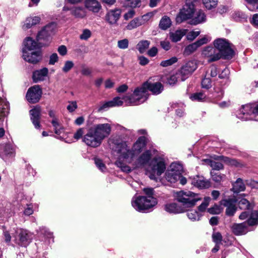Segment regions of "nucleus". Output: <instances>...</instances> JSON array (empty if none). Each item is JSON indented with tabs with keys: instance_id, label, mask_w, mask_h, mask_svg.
<instances>
[{
	"instance_id": "nucleus-1",
	"label": "nucleus",
	"mask_w": 258,
	"mask_h": 258,
	"mask_svg": "<svg viewBox=\"0 0 258 258\" xmlns=\"http://www.w3.org/2000/svg\"><path fill=\"white\" fill-rule=\"evenodd\" d=\"M113 143L116 145L114 149L115 151L119 154V157L116 161L115 164L123 172H130L131 171V167L126 164H131L136 154L140 153L146 144V138L144 136L139 138L134 144L132 150L127 147L125 142L113 139Z\"/></svg>"
},
{
	"instance_id": "nucleus-2",
	"label": "nucleus",
	"mask_w": 258,
	"mask_h": 258,
	"mask_svg": "<svg viewBox=\"0 0 258 258\" xmlns=\"http://www.w3.org/2000/svg\"><path fill=\"white\" fill-rule=\"evenodd\" d=\"M214 47L208 46L202 51V55L208 58L209 62L217 61L222 57L225 59L233 57L234 52L230 44L225 39L219 38L214 42Z\"/></svg>"
},
{
	"instance_id": "nucleus-3",
	"label": "nucleus",
	"mask_w": 258,
	"mask_h": 258,
	"mask_svg": "<svg viewBox=\"0 0 258 258\" xmlns=\"http://www.w3.org/2000/svg\"><path fill=\"white\" fill-rule=\"evenodd\" d=\"M148 90L151 91L153 94L158 95L163 90V86L160 82L152 83L148 81L144 83L142 86L136 88L133 94L125 95L123 99L127 104L130 105H139L147 100Z\"/></svg>"
},
{
	"instance_id": "nucleus-4",
	"label": "nucleus",
	"mask_w": 258,
	"mask_h": 258,
	"mask_svg": "<svg viewBox=\"0 0 258 258\" xmlns=\"http://www.w3.org/2000/svg\"><path fill=\"white\" fill-rule=\"evenodd\" d=\"M143 191L146 196L134 197L132 200V206L140 212H146L157 204V199L153 196V188H144Z\"/></svg>"
},
{
	"instance_id": "nucleus-5",
	"label": "nucleus",
	"mask_w": 258,
	"mask_h": 258,
	"mask_svg": "<svg viewBox=\"0 0 258 258\" xmlns=\"http://www.w3.org/2000/svg\"><path fill=\"white\" fill-rule=\"evenodd\" d=\"M22 48L23 59L30 63H36L41 59V53L36 50L40 47L39 43L30 37H26L23 42Z\"/></svg>"
},
{
	"instance_id": "nucleus-6",
	"label": "nucleus",
	"mask_w": 258,
	"mask_h": 258,
	"mask_svg": "<svg viewBox=\"0 0 258 258\" xmlns=\"http://www.w3.org/2000/svg\"><path fill=\"white\" fill-rule=\"evenodd\" d=\"M165 169L166 164L164 158L156 153L149 163L147 171L150 179L157 180Z\"/></svg>"
},
{
	"instance_id": "nucleus-7",
	"label": "nucleus",
	"mask_w": 258,
	"mask_h": 258,
	"mask_svg": "<svg viewBox=\"0 0 258 258\" xmlns=\"http://www.w3.org/2000/svg\"><path fill=\"white\" fill-rule=\"evenodd\" d=\"M177 201L181 204V207L187 210V208H192L196 203L202 200L198 194L190 191L180 190L176 192L175 196Z\"/></svg>"
},
{
	"instance_id": "nucleus-8",
	"label": "nucleus",
	"mask_w": 258,
	"mask_h": 258,
	"mask_svg": "<svg viewBox=\"0 0 258 258\" xmlns=\"http://www.w3.org/2000/svg\"><path fill=\"white\" fill-rule=\"evenodd\" d=\"M55 25L50 23L45 26L39 31L37 35V40L39 42L40 46L47 45L50 36L53 34Z\"/></svg>"
},
{
	"instance_id": "nucleus-9",
	"label": "nucleus",
	"mask_w": 258,
	"mask_h": 258,
	"mask_svg": "<svg viewBox=\"0 0 258 258\" xmlns=\"http://www.w3.org/2000/svg\"><path fill=\"white\" fill-rule=\"evenodd\" d=\"M183 168L181 164L178 163H172L165 173L166 179L171 183H174L178 181L182 174Z\"/></svg>"
},
{
	"instance_id": "nucleus-10",
	"label": "nucleus",
	"mask_w": 258,
	"mask_h": 258,
	"mask_svg": "<svg viewBox=\"0 0 258 258\" xmlns=\"http://www.w3.org/2000/svg\"><path fill=\"white\" fill-rule=\"evenodd\" d=\"M157 153L158 151L153 148L145 151L139 156L137 161L133 164V168L142 167L147 164L148 165L152 160L151 158H153Z\"/></svg>"
},
{
	"instance_id": "nucleus-11",
	"label": "nucleus",
	"mask_w": 258,
	"mask_h": 258,
	"mask_svg": "<svg viewBox=\"0 0 258 258\" xmlns=\"http://www.w3.org/2000/svg\"><path fill=\"white\" fill-rule=\"evenodd\" d=\"M198 67L196 60H190L183 65L177 72L180 81H184L188 78Z\"/></svg>"
},
{
	"instance_id": "nucleus-12",
	"label": "nucleus",
	"mask_w": 258,
	"mask_h": 258,
	"mask_svg": "<svg viewBox=\"0 0 258 258\" xmlns=\"http://www.w3.org/2000/svg\"><path fill=\"white\" fill-rule=\"evenodd\" d=\"M195 10L194 4L185 3L176 18L177 23H180L184 21L190 20Z\"/></svg>"
},
{
	"instance_id": "nucleus-13",
	"label": "nucleus",
	"mask_w": 258,
	"mask_h": 258,
	"mask_svg": "<svg viewBox=\"0 0 258 258\" xmlns=\"http://www.w3.org/2000/svg\"><path fill=\"white\" fill-rule=\"evenodd\" d=\"M90 128L102 142L109 136L111 131V127L109 123L97 124Z\"/></svg>"
},
{
	"instance_id": "nucleus-14",
	"label": "nucleus",
	"mask_w": 258,
	"mask_h": 258,
	"mask_svg": "<svg viewBox=\"0 0 258 258\" xmlns=\"http://www.w3.org/2000/svg\"><path fill=\"white\" fill-rule=\"evenodd\" d=\"M82 141L87 146L94 148L100 146L102 143L91 128L83 137Z\"/></svg>"
},
{
	"instance_id": "nucleus-15",
	"label": "nucleus",
	"mask_w": 258,
	"mask_h": 258,
	"mask_svg": "<svg viewBox=\"0 0 258 258\" xmlns=\"http://www.w3.org/2000/svg\"><path fill=\"white\" fill-rule=\"evenodd\" d=\"M251 114L258 115V103L252 106L246 104L242 106L237 114L238 117L243 120H249L251 118L249 116Z\"/></svg>"
},
{
	"instance_id": "nucleus-16",
	"label": "nucleus",
	"mask_w": 258,
	"mask_h": 258,
	"mask_svg": "<svg viewBox=\"0 0 258 258\" xmlns=\"http://www.w3.org/2000/svg\"><path fill=\"white\" fill-rule=\"evenodd\" d=\"M42 90L38 85H34L27 91L26 97L27 101L31 103L38 102L41 96Z\"/></svg>"
},
{
	"instance_id": "nucleus-17",
	"label": "nucleus",
	"mask_w": 258,
	"mask_h": 258,
	"mask_svg": "<svg viewBox=\"0 0 258 258\" xmlns=\"http://www.w3.org/2000/svg\"><path fill=\"white\" fill-rule=\"evenodd\" d=\"M14 156V149L10 143L0 145V157L5 162L9 161L10 158Z\"/></svg>"
},
{
	"instance_id": "nucleus-18",
	"label": "nucleus",
	"mask_w": 258,
	"mask_h": 258,
	"mask_svg": "<svg viewBox=\"0 0 258 258\" xmlns=\"http://www.w3.org/2000/svg\"><path fill=\"white\" fill-rule=\"evenodd\" d=\"M121 11L119 9L110 10L105 16V21L111 25H116L121 16Z\"/></svg>"
},
{
	"instance_id": "nucleus-19",
	"label": "nucleus",
	"mask_w": 258,
	"mask_h": 258,
	"mask_svg": "<svg viewBox=\"0 0 258 258\" xmlns=\"http://www.w3.org/2000/svg\"><path fill=\"white\" fill-rule=\"evenodd\" d=\"M18 238L17 239V243L22 246L26 247L31 242L32 236L31 234L24 229H19L17 231Z\"/></svg>"
},
{
	"instance_id": "nucleus-20",
	"label": "nucleus",
	"mask_w": 258,
	"mask_h": 258,
	"mask_svg": "<svg viewBox=\"0 0 258 258\" xmlns=\"http://www.w3.org/2000/svg\"><path fill=\"white\" fill-rule=\"evenodd\" d=\"M236 200L234 199H224L220 202L221 205L226 207V215L228 216H233L236 211L235 207Z\"/></svg>"
},
{
	"instance_id": "nucleus-21",
	"label": "nucleus",
	"mask_w": 258,
	"mask_h": 258,
	"mask_svg": "<svg viewBox=\"0 0 258 258\" xmlns=\"http://www.w3.org/2000/svg\"><path fill=\"white\" fill-rule=\"evenodd\" d=\"M191 184L199 189L208 188L211 185L209 180L202 176L197 175L191 179Z\"/></svg>"
},
{
	"instance_id": "nucleus-22",
	"label": "nucleus",
	"mask_w": 258,
	"mask_h": 258,
	"mask_svg": "<svg viewBox=\"0 0 258 258\" xmlns=\"http://www.w3.org/2000/svg\"><path fill=\"white\" fill-rule=\"evenodd\" d=\"M125 96H123L122 98H120V97H116L111 101L103 103L99 106L98 110L101 111L110 107L121 106L123 102H124L126 105H128L123 99V98Z\"/></svg>"
},
{
	"instance_id": "nucleus-23",
	"label": "nucleus",
	"mask_w": 258,
	"mask_h": 258,
	"mask_svg": "<svg viewBox=\"0 0 258 258\" xmlns=\"http://www.w3.org/2000/svg\"><path fill=\"white\" fill-rule=\"evenodd\" d=\"M206 16L202 10H195L190 20V24L196 25L206 22Z\"/></svg>"
},
{
	"instance_id": "nucleus-24",
	"label": "nucleus",
	"mask_w": 258,
	"mask_h": 258,
	"mask_svg": "<svg viewBox=\"0 0 258 258\" xmlns=\"http://www.w3.org/2000/svg\"><path fill=\"white\" fill-rule=\"evenodd\" d=\"M40 108L36 107L30 110V118L35 127L39 129L40 127Z\"/></svg>"
},
{
	"instance_id": "nucleus-25",
	"label": "nucleus",
	"mask_w": 258,
	"mask_h": 258,
	"mask_svg": "<svg viewBox=\"0 0 258 258\" xmlns=\"http://www.w3.org/2000/svg\"><path fill=\"white\" fill-rule=\"evenodd\" d=\"M9 103L5 99L0 98V125L4 121V118L7 116L9 112Z\"/></svg>"
},
{
	"instance_id": "nucleus-26",
	"label": "nucleus",
	"mask_w": 258,
	"mask_h": 258,
	"mask_svg": "<svg viewBox=\"0 0 258 258\" xmlns=\"http://www.w3.org/2000/svg\"><path fill=\"white\" fill-rule=\"evenodd\" d=\"M164 209L167 212L173 214H179L186 211V210L181 206L174 203L166 204Z\"/></svg>"
},
{
	"instance_id": "nucleus-27",
	"label": "nucleus",
	"mask_w": 258,
	"mask_h": 258,
	"mask_svg": "<svg viewBox=\"0 0 258 258\" xmlns=\"http://www.w3.org/2000/svg\"><path fill=\"white\" fill-rule=\"evenodd\" d=\"M247 223L243 222L240 224L235 223L232 225L231 229L232 232L237 235L245 234L247 232Z\"/></svg>"
},
{
	"instance_id": "nucleus-28",
	"label": "nucleus",
	"mask_w": 258,
	"mask_h": 258,
	"mask_svg": "<svg viewBox=\"0 0 258 258\" xmlns=\"http://www.w3.org/2000/svg\"><path fill=\"white\" fill-rule=\"evenodd\" d=\"M48 74V70L46 68H43L39 70L35 71L33 74L34 82L36 83L38 81H42Z\"/></svg>"
},
{
	"instance_id": "nucleus-29",
	"label": "nucleus",
	"mask_w": 258,
	"mask_h": 258,
	"mask_svg": "<svg viewBox=\"0 0 258 258\" xmlns=\"http://www.w3.org/2000/svg\"><path fill=\"white\" fill-rule=\"evenodd\" d=\"M85 6L89 10L94 13H98L101 6L97 0H86Z\"/></svg>"
},
{
	"instance_id": "nucleus-30",
	"label": "nucleus",
	"mask_w": 258,
	"mask_h": 258,
	"mask_svg": "<svg viewBox=\"0 0 258 258\" xmlns=\"http://www.w3.org/2000/svg\"><path fill=\"white\" fill-rule=\"evenodd\" d=\"M40 21V18L38 16L27 18L22 26V28L24 30H27L30 28L32 26L39 23Z\"/></svg>"
},
{
	"instance_id": "nucleus-31",
	"label": "nucleus",
	"mask_w": 258,
	"mask_h": 258,
	"mask_svg": "<svg viewBox=\"0 0 258 258\" xmlns=\"http://www.w3.org/2000/svg\"><path fill=\"white\" fill-rule=\"evenodd\" d=\"M185 30H177L174 32L170 33V38L172 41L176 42L181 40L182 37L185 35Z\"/></svg>"
},
{
	"instance_id": "nucleus-32",
	"label": "nucleus",
	"mask_w": 258,
	"mask_h": 258,
	"mask_svg": "<svg viewBox=\"0 0 258 258\" xmlns=\"http://www.w3.org/2000/svg\"><path fill=\"white\" fill-rule=\"evenodd\" d=\"M71 14L76 18H83L86 16L85 10L82 7H74L71 9Z\"/></svg>"
},
{
	"instance_id": "nucleus-33",
	"label": "nucleus",
	"mask_w": 258,
	"mask_h": 258,
	"mask_svg": "<svg viewBox=\"0 0 258 258\" xmlns=\"http://www.w3.org/2000/svg\"><path fill=\"white\" fill-rule=\"evenodd\" d=\"M245 188V185L243 183L242 180L239 178L233 184L232 191L235 193H238L240 191L244 190Z\"/></svg>"
},
{
	"instance_id": "nucleus-34",
	"label": "nucleus",
	"mask_w": 258,
	"mask_h": 258,
	"mask_svg": "<svg viewBox=\"0 0 258 258\" xmlns=\"http://www.w3.org/2000/svg\"><path fill=\"white\" fill-rule=\"evenodd\" d=\"M171 25V21L169 17L164 16L160 20L159 27L161 29L165 30L169 28Z\"/></svg>"
},
{
	"instance_id": "nucleus-35",
	"label": "nucleus",
	"mask_w": 258,
	"mask_h": 258,
	"mask_svg": "<svg viewBox=\"0 0 258 258\" xmlns=\"http://www.w3.org/2000/svg\"><path fill=\"white\" fill-rule=\"evenodd\" d=\"M143 25V21L140 18H136L132 20L126 26V29L128 30L135 29Z\"/></svg>"
},
{
	"instance_id": "nucleus-36",
	"label": "nucleus",
	"mask_w": 258,
	"mask_h": 258,
	"mask_svg": "<svg viewBox=\"0 0 258 258\" xmlns=\"http://www.w3.org/2000/svg\"><path fill=\"white\" fill-rule=\"evenodd\" d=\"M150 42L148 40H142L137 45V48L140 53H144L149 48Z\"/></svg>"
},
{
	"instance_id": "nucleus-37",
	"label": "nucleus",
	"mask_w": 258,
	"mask_h": 258,
	"mask_svg": "<svg viewBox=\"0 0 258 258\" xmlns=\"http://www.w3.org/2000/svg\"><path fill=\"white\" fill-rule=\"evenodd\" d=\"M247 225L249 226H253L258 223V211H252L248 218L247 222Z\"/></svg>"
},
{
	"instance_id": "nucleus-38",
	"label": "nucleus",
	"mask_w": 258,
	"mask_h": 258,
	"mask_svg": "<svg viewBox=\"0 0 258 258\" xmlns=\"http://www.w3.org/2000/svg\"><path fill=\"white\" fill-rule=\"evenodd\" d=\"M187 216L192 221H198L200 219L202 215L196 210H190L187 212Z\"/></svg>"
},
{
	"instance_id": "nucleus-39",
	"label": "nucleus",
	"mask_w": 258,
	"mask_h": 258,
	"mask_svg": "<svg viewBox=\"0 0 258 258\" xmlns=\"http://www.w3.org/2000/svg\"><path fill=\"white\" fill-rule=\"evenodd\" d=\"M207 162L212 168L213 171H218L223 168V164L220 162H217L208 159L207 160Z\"/></svg>"
},
{
	"instance_id": "nucleus-40",
	"label": "nucleus",
	"mask_w": 258,
	"mask_h": 258,
	"mask_svg": "<svg viewBox=\"0 0 258 258\" xmlns=\"http://www.w3.org/2000/svg\"><path fill=\"white\" fill-rule=\"evenodd\" d=\"M54 130V132L57 135H60L62 130V127L58 121V118H54L51 121Z\"/></svg>"
},
{
	"instance_id": "nucleus-41",
	"label": "nucleus",
	"mask_w": 258,
	"mask_h": 258,
	"mask_svg": "<svg viewBox=\"0 0 258 258\" xmlns=\"http://www.w3.org/2000/svg\"><path fill=\"white\" fill-rule=\"evenodd\" d=\"M203 3L207 9L211 10L217 6L218 0H203Z\"/></svg>"
},
{
	"instance_id": "nucleus-42",
	"label": "nucleus",
	"mask_w": 258,
	"mask_h": 258,
	"mask_svg": "<svg viewBox=\"0 0 258 258\" xmlns=\"http://www.w3.org/2000/svg\"><path fill=\"white\" fill-rule=\"evenodd\" d=\"M198 48L196 43H193L187 46L184 50V54L188 55L194 52Z\"/></svg>"
},
{
	"instance_id": "nucleus-43",
	"label": "nucleus",
	"mask_w": 258,
	"mask_h": 258,
	"mask_svg": "<svg viewBox=\"0 0 258 258\" xmlns=\"http://www.w3.org/2000/svg\"><path fill=\"white\" fill-rule=\"evenodd\" d=\"M211 175L212 176V179L215 181L216 182L219 183L221 181H222L223 178L225 177V175H221L219 172H216L214 171H211Z\"/></svg>"
},
{
	"instance_id": "nucleus-44",
	"label": "nucleus",
	"mask_w": 258,
	"mask_h": 258,
	"mask_svg": "<svg viewBox=\"0 0 258 258\" xmlns=\"http://www.w3.org/2000/svg\"><path fill=\"white\" fill-rule=\"evenodd\" d=\"M210 201L211 198L210 197H205L204 199V201L198 207V210L201 212H204L208 206Z\"/></svg>"
},
{
	"instance_id": "nucleus-45",
	"label": "nucleus",
	"mask_w": 258,
	"mask_h": 258,
	"mask_svg": "<svg viewBox=\"0 0 258 258\" xmlns=\"http://www.w3.org/2000/svg\"><path fill=\"white\" fill-rule=\"evenodd\" d=\"M177 61V58L174 56L170 58V59L162 61L160 63V65L162 67H166L171 66Z\"/></svg>"
},
{
	"instance_id": "nucleus-46",
	"label": "nucleus",
	"mask_w": 258,
	"mask_h": 258,
	"mask_svg": "<svg viewBox=\"0 0 258 258\" xmlns=\"http://www.w3.org/2000/svg\"><path fill=\"white\" fill-rule=\"evenodd\" d=\"M206 98V95L202 92L196 93L191 95L190 98L194 101H203Z\"/></svg>"
},
{
	"instance_id": "nucleus-47",
	"label": "nucleus",
	"mask_w": 258,
	"mask_h": 258,
	"mask_svg": "<svg viewBox=\"0 0 258 258\" xmlns=\"http://www.w3.org/2000/svg\"><path fill=\"white\" fill-rule=\"evenodd\" d=\"M140 2V0H124L125 5L132 8L139 7Z\"/></svg>"
},
{
	"instance_id": "nucleus-48",
	"label": "nucleus",
	"mask_w": 258,
	"mask_h": 258,
	"mask_svg": "<svg viewBox=\"0 0 258 258\" xmlns=\"http://www.w3.org/2000/svg\"><path fill=\"white\" fill-rule=\"evenodd\" d=\"M129 41L127 39H123L118 40L117 42V46L120 49H125L128 47Z\"/></svg>"
},
{
	"instance_id": "nucleus-49",
	"label": "nucleus",
	"mask_w": 258,
	"mask_h": 258,
	"mask_svg": "<svg viewBox=\"0 0 258 258\" xmlns=\"http://www.w3.org/2000/svg\"><path fill=\"white\" fill-rule=\"evenodd\" d=\"M91 31L88 29H85L83 30L82 33L80 35V38L81 40H87L91 36Z\"/></svg>"
},
{
	"instance_id": "nucleus-50",
	"label": "nucleus",
	"mask_w": 258,
	"mask_h": 258,
	"mask_svg": "<svg viewBox=\"0 0 258 258\" xmlns=\"http://www.w3.org/2000/svg\"><path fill=\"white\" fill-rule=\"evenodd\" d=\"M222 209L220 206L215 205L213 207L209 208L208 212L211 214H219L222 212Z\"/></svg>"
},
{
	"instance_id": "nucleus-51",
	"label": "nucleus",
	"mask_w": 258,
	"mask_h": 258,
	"mask_svg": "<svg viewBox=\"0 0 258 258\" xmlns=\"http://www.w3.org/2000/svg\"><path fill=\"white\" fill-rule=\"evenodd\" d=\"M74 64L72 61L68 60L64 63V65L62 69L63 72L66 73L69 72L74 67Z\"/></svg>"
},
{
	"instance_id": "nucleus-52",
	"label": "nucleus",
	"mask_w": 258,
	"mask_h": 258,
	"mask_svg": "<svg viewBox=\"0 0 258 258\" xmlns=\"http://www.w3.org/2000/svg\"><path fill=\"white\" fill-rule=\"evenodd\" d=\"M94 161L96 166L99 168V169L101 171L104 172L106 169V166L103 161L101 159L97 158L94 159Z\"/></svg>"
},
{
	"instance_id": "nucleus-53",
	"label": "nucleus",
	"mask_w": 258,
	"mask_h": 258,
	"mask_svg": "<svg viewBox=\"0 0 258 258\" xmlns=\"http://www.w3.org/2000/svg\"><path fill=\"white\" fill-rule=\"evenodd\" d=\"M212 239L216 244H220L222 239V236L219 232H214L212 234Z\"/></svg>"
},
{
	"instance_id": "nucleus-54",
	"label": "nucleus",
	"mask_w": 258,
	"mask_h": 258,
	"mask_svg": "<svg viewBox=\"0 0 258 258\" xmlns=\"http://www.w3.org/2000/svg\"><path fill=\"white\" fill-rule=\"evenodd\" d=\"M238 205L240 209H249L250 204L245 199H242L238 202Z\"/></svg>"
},
{
	"instance_id": "nucleus-55",
	"label": "nucleus",
	"mask_w": 258,
	"mask_h": 258,
	"mask_svg": "<svg viewBox=\"0 0 258 258\" xmlns=\"http://www.w3.org/2000/svg\"><path fill=\"white\" fill-rule=\"evenodd\" d=\"M202 86L203 88L208 89L212 86L211 79L209 78H205L202 81Z\"/></svg>"
},
{
	"instance_id": "nucleus-56",
	"label": "nucleus",
	"mask_w": 258,
	"mask_h": 258,
	"mask_svg": "<svg viewBox=\"0 0 258 258\" xmlns=\"http://www.w3.org/2000/svg\"><path fill=\"white\" fill-rule=\"evenodd\" d=\"M200 34V31H191L189 32L186 35V38L187 40L192 41L194 40L197 36H198Z\"/></svg>"
},
{
	"instance_id": "nucleus-57",
	"label": "nucleus",
	"mask_w": 258,
	"mask_h": 258,
	"mask_svg": "<svg viewBox=\"0 0 258 258\" xmlns=\"http://www.w3.org/2000/svg\"><path fill=\"white\" fill-rule=\"evenodd\" d=\"M178 80H180V78L178 76L176 73L175 75H172L170 77V78L168 79V83L170 85H173L175 84L178 81Z\"/></svg>"
},
{
	"instance_id": "nucleus-58",
	"label": "nucleus",
	"mask_w": 258,
	"mask_h": 258,
	"mask_svg": "<svg viewBox=\"0 0 258 258\" xmlns=\"http://www.w3.org/2000/svg\"><path fill=\"white\" fill-rule=\"evenodd\" d=\"M58 57L56 53H52L49 57V64L50 65L54 64L58 61Z\"/></svg>"
},
{
	"instance_id": "nucleus-59",
	"label": "nucleus",
	"mask_w": 258,
	"mask_h": 258,
	"mask_svg": "<svg viewBox=\"0 0 258 258\" xmlns=\"http://www.w3.org/2000/svg\"><path fill=\"white\" fill-rule=\"evenodd\" d=\"M84 134V128H80L74 134V138L76 140H78L81 139L83 137V135Z\"/></svg>"
},
{
	"instance_id": "nucleus-60",
	"label": "nucleus",
	"mask_w": 258,
	"mask_h": 258,
	"mask_svg": "<svg viewBox=\"0 0 258 258\" xmlns=\"http://www.w3.org/2000/svg\"><path fill=\"white\" fill-rule=\"evenodd\" d=\"M77 104L76 101H72L69 103L67 106V109L71 112H73L77 108Z\"/></svg>"
},
{
	"instance_id": "nucleus-61",
	"label": "nucleus",
	"mask_w": 258,
	"mask_h": 258,
	"mask_svg": "<svg viewBox=\"0 0 258 258\" xmlns=\"http://www.w3.org/2000/svg\"><path fill=\"white\" fill-rule=\"evenodd\" d=\"M208 42V39L206 37H204L202 38L199 39L196 42H195L196 44L197 45L198 47H199L201 45L206 44Z\"/></svg>"
},
{
	"instance_id": "nucleus-62",
	"label": "nucleus",
	"mask_w": 258,
	"mask_h": 258,
	"mask_svg": "<svg viewBox=\"0 0 258 258\" xmlns=\"http://www.w3.org/2000/svg\"><path fill=\"white\" fill-rule=\"evenodd\" d=\"M139 63L142 66H145L149 63V59L144 56H140L138 57Z\"/></svg>"
},
{
	"instance_id": "nucleus-63",
	"label": "nucleus",
	"mask_w": 258,
	"mask_h": 258,
	"mask_svg": "<svg viewBox=\"0 0 258 258\" xmlns=\"http://www.w3.org/2000/svg\"><path fill=\"white\" fill-rule=\"evenodd\" d=\"M209 71L210 72V76L212 77H215L217 75V69L216 66H212L209 68Z\"/></svg>"
},
{
	"instance_id": "nucleus-64",
	"label": "nucleus",
	"mask_w": 258,
	"mask_h": 258,
	"mask_svg": "<svg viewBox=\"0 0 258 258\" xmlns=\"http://www.w3.org/2000/svg\"><path fill=\"white\" fill-rule=\"evenodd\" d=\"M158 52V49L156 47H153L148 51V54L151 57H154L156 55Z\"/></svg>"
}]
</instances>
